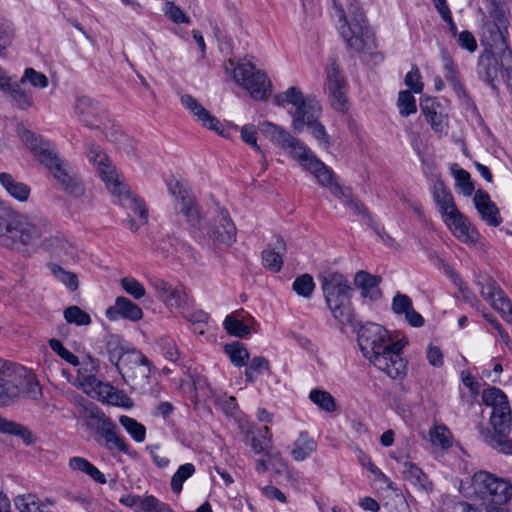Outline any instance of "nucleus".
<instances>
[{
    "mask_svg": "<svg viewBox=\"0 0 512 512\" xmlns=\"http://www.w3.org/2000/svg\"><path fill=\"white\" fill-rule=\"evenodd\" d=\"M259 433L263 440L258 437H252L251 439V447L257 454L264 453L271 446V434L269 428L264 426Z\"/></svg>",
    "mask_w": 512,
    "mask_h": 512,
    "instance_id": "obj_60",
    "label": "nucleus"
},
{
    "mask_svg": "<svg viewBox=\"0 0 512 512\" xmlns=\"http://www.w3.org/2000/svg\"><path fill=\"white\" fill-rule=\"evenodd\" d=\"M224 67L225 71L231 72L233 79L244 87L253 99L263 100L270 94V80L252 62L243 59L235 66L234 62L229 60Z\"/></svg>",
    "mask_w": 512,
    "mask_h": 512,
    "instance_id": "obj_11",
    "label": "nucleus"
},
{
    "mask_svg": "<svg viewBox=\"0 0 512 512\" xmlns=\"http://www.w3.org/2000/svg\"><path fill=\"white\" fill-rule=\"evenodd\" d=\"M475 284L481 296L498 311L502 318L512 324V302L499 287L497 282L487 274L475 275Z\"/></svg>",
    "mask_w": 512,
    "mask_h": 512,
    "instance_id": "obj_12",
    "label": "nucleus"
},
{
    "mask_svg": "<svg viewBox=\"0 0 512 512\" xmlns=\"http://www.w3.org/2000/svg\"><path fill=\"white\" fill-rule=\"evenodd\" d=\"M358 343L364 357L390 378L403 379L406 376L405 343L391 339L383 326L376 323L363 325L358 332Z\"/></svg>",
    "mask_w": 512,
    "mask_h": 512,
    "instance_id": "obj_1",
    "label": "nucleus"
},
{
    "mask_svg": "<svg viewBox=\"0 0 512 512\" xmlns=\"http://www.w3.org/2000/svg\"><path fill=\"white\" fill-rule=\"evenodd\" d=\"M482 402L492 408L489 423L492 430L483 424L477 426L482 440L492 449L506 455H512V416L507 395L494 386L482 391Z\"/></svg>",
    "mask_w": 512,
    "mask_h": 512,
    "instance_id": "obj_3",
    "label": "nucleus"
},
{
    "mask_svg": "<svg viewBox=\"0 0 512 512\" xmlns=\"http://www.w3.org/2000/svg\"><path fill=\"white\" fill-rule=\"evenodd\" d=\"M117 370L126 381L131 379L135 384H143L150 377L151 363L142 352L130 350L126 352Z\"/></svg>",
    "mask_w": 512,
    "mask_h": 512,
    "instance_id": "obj_15",
    "label": "nucleus"
},
{
    "mask_svg": "<svg viewBox=\"0 0 512 512\" xmlns=\"http://www.w3.org/2000/svg\"><path fill=\"white\" fill-rule=\"evenodd\" d=\"M440 105L434 101L427 99L421 103V111L427 122L431 125L432 130L438 135L447 134L448 122L444 114L439 111Z\"/></svg>",
    "mask_w": 512,
    "mask_h": 512,
    "instance_id": "obj_28",
    "label": "nucleus"
},
{
    "mask_svg": "<svg viewBox=\"0 0 512 512\" xmlns=\"http://www.w3.org/2000/svg\"><path fill=\"white\" fill-rule=\"evenodd\" d=\"M292 287L299 296L310 298L314 291L315 283L311 275L303 274L294 280Z\"/></svg>",
    "mask_w": 512,
    "mask_h": 512,
    "instance_id": "obj_51",
    "label": "nucleus"
},
{
    "mask_svg": "<svg viewBox=\"0 0 512 512\" xmlns=\"http://www.w3.org/2000/svg\"><path fill=\"white\" fill-rule=\"evenodd\" d=\"M258 127L267 139L283 150L289 145V141L293 140V135L289 131L273 122L263 121Z\"/></svg>",
    "mask_w": 512,
    "mask_h": 512,
    "instance_id": "obj_31",
    "label": "nucleus"
},
{
    "mask_svg": "<svg viewBox=\"0 0 512 512\" xmlns=\"http://www.w3.org/2000/svg\"><path fill=\"white\" fill-rule=\"evenodd\" d=\"M85 380L95 392L99 401L124 408L133 406L132 400L124 391L117 389L109 383L99 381L94 375L86 376Z\"/></svg>",
    "mask_w": 512,
    "mask_h": 512,
    "instance_id": "obj_18",
    "label": "nucleus"
},
{
    "mask_svg": "<svg viewBox=\"0 0 512 512\" xmlns=\"http://www.w3.org/2000/svg\"><path fill=\"white\" fill-rule=\"evenodd\" d=\"M123 290L135 300H140L146 295L145 287L133 277H124L120 281Z\"/></svg>",
    "mask_w": 512,
    "mask_h": 512,
    "instance_id": "obj_54",
    "label": "nucleus"
},
{
    "mask_svg": "<svg viewBox=\"0 0 512 512\" xmlns=\"http://www.w3.org/2000/svg\"><path fill=\"white\" fill-rule=\"evenodd\" d=\"M181 104L192 114V116L205 128L227 137L226 130L222 123L205 109L193 96L184 94L181 96Z\"/></svg>",
    "mask_w": 512,
    "mask_h": 512,
    "instance_id": "obj_19",
    "label": "nucleus"
},
{
    "mask_svg": "<svg viewBox=\"0 0 512 512\" xmlns=\"http://www.w3.org/2000/svg\"><path fill=\"white\" fill-rule=\"evenodd\" d=\"M208 240L215 250L229 248L236 241V226L226 209L218 208L217 216L208 231Z\"/></svg>",
    "mask_w": 512,
    "mask_h": 512,
    "instance_id": "obj_16",
    "label": "nucleus"
},
{
    "mask_svg": "<svg viewBox=\"0 0 512 512\" xmlns=\"http://www.w3.org/2000/svg\"><path fill=\"white\" fill-rule=\"evenodd\" d=\"M432 196L442 217L457 209L451 191L442 180L436 179L434 181Z\"/></svg>",
    "mask_w": 512,
    "mask_h": 512,
    "instance_id": "obj_30",
    "label": "nucleus"
},
{
    "mask_svg": "<svg viewBox=\"0 0 512 512\" xmlns=\"http://www.w3.org/2000/svg\"><path fill=\"white\" fill-rule=\"evenodd\" d=\"M119 422L134 441L138 443L144 442L146 438V428L143 424L127 415L120 416Z\"/></svg>",
    "mask_w": 512,
    "mask_h": 512,
    "instance_id": "obj_45",
    "label": "nucleus"
},
{
    "mask_svg": "<svg viewBox=\"0 0 512 512\" xmlns=\"http://www.w3.org/2000/svg\"><path fill=\"white\" fill-rule=\"evenodd\" d=\"M332 2L331 16L347 47L355 52L370 49L373 45V35L368 28L359 0Z\"/></svg>",
    "mask_w": 512,
    "mask_h": 512,
    "instance_id": "obj_4",
    "label": "nucleus"
},
{
    "mask_svg": "<svg viewBox=\"0 0 512 512\" xmlns=\"http://www.w3.org/2000/svg\"><path fill=\"white\" fill-rule=\"evenodd\" d=\"M284 151L304 170L313 174L320 185L329 188L332 194H343L342 187L334 181L333 171L318 159L303 141L293 136V140L289 141V145L284 148Z\"/></svg>",
    "mask_w": 512,
    "mask_h": 512,
    "instance_id": "obj_10",
    "label": "nucleus"
},
{
    "mask_svg": "<svg viewBox=\"0 0 512 512\" xmlns=\"http://www.w3.org/2000/svg\"><path fill=\"white\" fill-rule=\"evenodd\" d=\"M326 86L331 107L337 112H346L349 108L347 83L334 58H329L326 68Z\"/></svg>",
    "mask_w": 512,
    "mask_h": 512,
    "instance_id": "obj_14",
    "label": "nucleus"
},
{
    "mask_svg": "<svg viewBox=\"0 0 512 512\" xmlns=\"http://www.w3.org/2000/svg\"><path fill=\"white\" fill-rule=\"evenodd\" d=\"M15 504L20 512H42L39 499L35 495H23L17 497Z\"/></svg>",
    "mask_w": 512,
    "mask_h": 512,
    "instance_id": "obj_57",
    "label": "nucleus"
},
{
    "mask_svg": "<svg viewBox=\"0 0 512 512\" xmlns=\"http://www.w3.org/2000/svg\"><path fill=\"white\" fill-rule=\"evenodd\" d=\"M53 230L47 218L19 213L0 202V245L37 247Z\"/></svg>",
    "mask_w": 512,
    "mask_h": 512,
    "instance_id": "obj_2",
    "label": "nucleus"
},
{
    "mask_svg": "<svg viewBox=\"0 0 512 512\" xmlns=\"http://www.w3.org/2000/svg\"><path fill=\"white\" fill-rule=\"evenodd\" d=\"M21 83L29 81L34 87L45 88L48 85V78L33 68H27L21 78Z\"/></svg>",
    "mask_w": 512,
    "mask_h": 512,
    "instance_id": "obj_64",
    "label": "nucleus"
},
{
    "mask_svg": "<svg viewBox=\"0 0 512 512\" xmlns=\"http://www.w3.org/2000/svg\"><path fill=\"white\" fill-rule=\"evenodd\" d=\"M270 369L269 361L262 356L252 358V360L246 365L245 377L246 381L253 383L257 378L262 375L265 371Z\"/></svg>",
    "mask_w": 512,
    "mask_h": 512,
    "instance_id": "obj_43",
    "label": "nucleus"
},
{
    "mask_svg": "<svg viewBox=\"0 0 512 512\" xmlns=\"http://www.w3.org/2000/svg\"><path fill=\"white\" fill-rule=\"evenodd\" d=\"M381 282L379 276L371 275L366 271H359L354 278L355 285L361 290V295L370 300H377L381 296L378 288Z\"/></svg>",
    "mask_w": 512,
    "mask_h": 512,
    "instance_id": "obj_33",
    "label": "nucleus"
},
{
    "mask_svg": "<svg viewBox=\"0 0 512 512\" xmlns=\"http://www.w3.org/2000/svg\"><path fill=\"white\" fill-rule=\"evenodd\" d=\"M488 9L489 15L493 19L497 29L500 31L502 28H506L508 19L506 16V9L501 1L495 3V5H489Z\"/></svg>",
    "mask_w": 512,
    "mask_h": 512,
    "instance_id": "obj_59",
    "label": "nucleus"
},
{
    "mask_svg": "<svg viewBox=\"0 0 512 512\" xmlns=\"http://www.w3.org/2000/svg\"><path fill=\"white\" fill-rule=\"evenodd\" d=\"M149 282L157 292V297L163 301L166 306L180 310L188 305V294L182 285L173 287L168 282L157 277L150 278Z\"/></svg>",
    "mask_w": 512,
    "mask_h": 512,
    "instance_id": "obj_17",
    "label": "nucleus"
},
{
    "mask_svg": "<svg viewBox=\"0 0 512 512\" xmlns=\"http://www.w3.org/2000/svg\"><path fill=\"white\" fill-rule=\"evenodd\" d=\"M50 270L52 274L62 282L70 291H74L78 288V279L76 274L65 271L62 267L57 264H51Z\"/></svg>",
    "mask_w": 512,
    "mask_h": 512,
    "instance_id": "obj_52",
    "label": "nucleus"
},
{
    "mask_svg": "<svg viewBox=\"0 0 512 512\" xmlns=\"http://www.w3.org/2000/svg\"><path fill=\"white\" fill-rule=\"evenodd\" d=\"M253 323V318L240 310L226 316L223 325L228 334L242 338L251 333Z\"/></svg>",
    "mask_w": 512,
    "mask_h": 512,
    "instance_id": "obj_27",
    "label": "nucleus"
},
{
    "mask_svg": "<svg viewBox=\"0 0 512 512\" xmlns=\"http://www.w3.org/2000/svg\"><path fill=\"white\" fill-rule=\"evenodd\" d=\"M397 105L399 113L403 117H407L417 111L415 97L410 91L399 92Z\"/></svg>",
    "mask_w": 512,
    "mask_h": 512,
    "instance_id": "obj_53",
    "label": "nucleus"
},
{
    "mask_svg": "<svg viewBox=\"0 0 512 512\" xmlns=\"http://www.w3.org/2000/svg\"><path fill=\"white\" fill-rule=\"evenodd\" d=\"M196 469L192 463H185L177 469L173 474L170 482L171 490L175 494H180L183 489L184 482L192 477Z\"/></svg>",
    "mask_w": 512,
    "mask_h": 512,
    "instance_id": "obj_44",
    "label": "nucleus"
},
{
    "mask_svg": "<svg viewBox=\"0 0 512 512\" xmlns=\"http://www.w3.org/2000/svg\"><path fill=\"white\" fill-rule=\"evenodd\" d=\"M309 399L320 409L326 412H334L336 403L334 397L325 390L314 389L309 394Z\"/></svg>",
    "mask_w": 512,
    "mask_h": 512,
    "instance_id": "obj_48",
    "label": "nucleus"
},
{
    "mask_svg": "<svg viewBox=\"0 0 512 512\" xmlns=\"http://www.w3.org/2000/svg\"><path fill=\"white\" fill-rule=\"evenodd\" d=\"M87 158L97 169L101 179L105 182L107 189L118 197L121 205L132 210L140 219V225L148 222V211L142 199L132 194L126 185L120 181L119 175L112 165L109 157L100 146L95 143L87 145Z\"/></svg>",
    "mask_w": 512,
    "mask_h": 512,
    "instance_id": "obj_6",
    "label": "nucleus"
},
{
    "mask_svg": "<svg viewBox=\"0 0 512 512\" xmlns=\"http://www.w3.org/2000/svg\"><path fill=\"white\" fill-rule=\"evenodd\" d=\"M402 473L408 481L420 489L425 491L432 490V482L428 479V476L421 470V468L414 463L405 461L403 463Z\"/></svg>",
    "mask_w": 512,
    "mask_h": 512,
    "instance_id": "obj_38",
    "label": "nucleus"
},
{
    "mask_svg": "<svg viewBox=\"0 0 512 512\" xmlns=\"http://www.w3.org/2000/svg\"><path fill=\"white\" fill-rule=\"evenodd\" d=\"M51 232L47 237L40 242L37 247L49 250L57 257L68 256L72 254L73 247L60 235H53Z\"/></svg>",
    "mask_w": 512,
    "mask_h": 512,
    "instance_id": "obj_39",
    "label": "nucleus"
},
{
    "mask_svg": "<svg viewBox=\"0 0 512 512\" xmlns=\"http://www.w3.org/2000/svg\"><path fill=\"white\" fill-rule=\"evenodd\" d=\"M224 352L228 355L231 363L236 367L246 366L249 360V352L240 342H232L224 346Z\"/></svg>",
    "mask_w": 512,
    "mask_h": 512,
    "instance_id": "obj_42",
    "label": "nucleus"
},
{
    "mask_svg": "<svg viewBox=\"0 0 512 512\" xmlns=\"http://www.w3.org/2000/svg\"><path fill=\"white\" fill-rule=\"evenodd\" d=\"M68 467L75 473H82L90 477L94 482L104 485L107 482L105 475L90 461L80 456L71 457Z\"/></svg>",
    "mask_w": 512,
    "mask_h": 512,
    "instance_id": "obj_34",
    "label": "nucleus"
},
{
    "mask_svg": "<svg viewBox=\"0 0 512 512\" xmlns=\"http://www.w3.org/2000/svg\"><path fill=\"white\" fill-rule=\"evenodd\" d=\"M79 413L85 419L87 426L95 429L98 434L112 422L99 407L88 401L81 404Z\"/></svg>",
    "mask_w": 512,
    "mask_h": 512,
    "instance_id": "obj_29",
    "label": "nucleus"
},
{
    "mask_svg": "<svg viewBox=\"0 0 512 512\" xmlns=\"http://www.w3.org/2000/svg\"><path fill=\"white\" fill-rule=\"evenodd\" d=\"M50 348L63 360L68 362L69 364L73 366H78L79 360L78 357L75 356L72 352H70L68 349H66L63 344L57 340V339H51L49 341Z\"/></svg>",
    "mask_w": 512,
    "mask_h": 512,
    "instance_id": "obj_61",
    "label": "nucleus"
},
{
    "mask_svg": "<svg viewBox=\"0 0 512 512\" xmlns=\"http://www.w3.org/2000/svg\"><path fill=\"white\" fill-rule=\"evenodd\" d=\"M158 346L166 359L172 362H176L179 359L180 353L175 341L172 338L168 336L161 337L158 340Z\"/></svg>",
    "mask_w": 512,
    "mask_h": 512,
    "instance_id": "obj_55",
    "label": "nucleus"
},
{
    "mask_svg": "<svg viewBox=\"0 0 512 512\" xmlns=\"http://www.w3.org/2000/svg\"><path fill=\"white\" fill-rule=\"evenodd\" d=\"M321 288L332 316L341 324H350L354 313L351 304L352 288L346 277L338 272H328L320 277Z\"/></svg>",
    "mask_w": 512,
    "mask_h": 512,
    "instance_id": "obj_9",
    "label": "nucleus"
},
{
    "mask_svg": "<svg viewBox=\"0 0 512 512\" xmlns=\"http://www.w3.org/2000/svg\"><path fill=\"white\" fill-rule=\"evenodd\" d=\"M453 175L457 186L461 189V192L465 196H470L474 191V185L471 182L470 174L462 168H456L453 169Z\"/></svg>",
    "mask_w": 512,
    "mask_h": 512,
    "instance_id": "obj_56",
    "label": "nucleus"
},
{
    "mask_svg": "<svg viewBox=\"0 0 512 512\" xmlns=\"http://www.w3.org/2000/svg\"><path fill=\"white\" fill-rule=\"evenodd\" d=\"M454 284L457 286L461 299L470 304L471 307L476 310H480L481 302L478 300L476 295L469 289L466 283L461 279L458 274H452Z\"/></svg>",
    "mask_w": 512,
    "mask_h": 512,
    "instance_id": "obj_50",
    "label": "nucleus"
},
{
    "mask_svg": "<svg viewBox=\"0 0 512 512\" xmlns=\"http://www.w3.org/2000/svg\"><path fill=\"white\" fill-rule=\"evenodd\" d=\"M450 431L443 425H435L429 430V440L434 446L443 449L451 446Z\"/></svg>",
    "mask_w": 512,
    "mask_h": 512,
    "instance_id": "obj_49",
    "label": "nucleus"
},
{
    "mask_svg": "<svg viewBox=\"0 0 512 512\" xmlns=\"http://www.w3.org/2000/svg\"><path fill=\"white\" fill-rule=\"evenodd\" d=\"M258 127L267 139L283 150L289 145V141L293 140V135L289 131L273 122L263 121Z\"/></svg>",
    "mask_w": 512,
    "mask_h": 512,
    "instance_id": "obj_32",
    "label": "nucleus"
},
{
    "mask_svg": "<svg viewBox=\"0 0 512 512\" xmlns=\"http://www.w3.org/2000/svg\"><path fill=\"white\" fill-rule=\"evenodd\" d=\"M23 394L33 400L41 397L35 375L18 363L0 358V407L15 403Z\"/></svg>",
    "mask_w": 512,
    "mask_h": 512,
    "instance_id": "obj_7",
    "label": "nucleus"
},
{
    "mask_svg": "<svg viewBox=\"0 0 512 512\" xmlns=\"http://www.w3.org/2000/svg\"><path fill=\"white\" fill-rule=\"evenodd\" d=\"M177 209L186 218L187 223L193 230L195 237L199 240H205L201 233L202 216L194 197L183 198V202L177 204Z\"/></svg>",
    "mask_w": 512,
    "mask_h": 512,
    "instance_id": "obj_26",
    "label": "nucleus"
},
{
    "mask_svg": "<svg viewBox=\"0 0 512 512\" xmlns=\"http://www.w3.org/2000/svg\"><path fill=\"white\" fill-rule=\"evenodd\" d=\"M285 253V241L280 236H274L272 242L262 252L263 266L272 272H279L283 266V255Z\"/></svg>",
    "mask_w": 512,
    "mask_h": 512,
    "instance_id": "obj_25",
    "label": "nucleus"
},
{
    "mask_svg": "<svg viewBox=\"0 0 512 512\" xmlns=\"http://www.w3.org/2000/svg\"><path fill=\"white\" fill-rule=\"evenodd\" d=\"M478 75L479 77L494 87V80L498 77L500 71L498 61L492 52L482 53L478 61Z\"/></svg>",
    "mask_w": 512,
    "mask_h": 512,
    "instance_id": "obj_35",
    "label": "nucleus"
},
{
    "mask_svg": "<svg viewBox=\"0 0 512 512\" xmlns=\"http://www.w3.org/2000/svg\"><path fill=\"white\" fill-rule=\"evenodd\" d=\"M321 106L320 104L316 106L309 112H306L303 117L302 123L299 128H292L295 133H301L304 130V127H307L311 135L317 140L319 145L328 148L330 145L329 135L322 123L319 122V118L321 115Z\"/></svg>",
    "mask_w": 512,
    "mask_h": 512,
    "instance_id": "obj_23",
    "label": "nucleus"
},
{
    "mask_svg": "<svg viewBox=\"0 0 512 512\" xmlns=\"http://www.w3.org/2000/svg\"><path fill=\"white\" fill-rule=\"evenodd\" d=\"M316 447L317 444L314 439L310 438L308 433L303 431L295 440L291 453L296 461H303L316 450Z\"/></svg>",
    "mask_w": 512,
    "mask_h": 512,
    "instance_id": "obj_41",
    "label": "nucleus"
},
{
    "mask_svg": "<svg viewBox=\"0 0 512 512\" xmlns=\"http://www.w3.org/2000/svg\"><path fill=\"white\" fill-rule=\"evenodd\" d=\"M0 433L3 434H11V435H17L21 437H25L26 434H30L29 431L23 427L22 425L7 420L6 418L2 417L0 415Z\"/></svg>",
    "mask_w": 512,
    "mask_h": 512,
    "instance_id": "obj_63",
    "label": "nucleus"
},
{
    "mask_svg": "<svg viewBox=\"0 0 512 512\" xmlns=\"http://www.w3.org/2000/svg\"><path fill=\"white\" fill-rule=\"evenodd\" d=\"M473 495L486 506V512H508L512 499V482L488 471L480 470L471 478Z\"/></svg>",
    "mask_w": 512,
    "mask_h": 512,
    "instance_id": "obj_8",
    "label": "nucleus"
},
{
    "mask_svg": "<svg viewBox=\"0 0 512 512\" xmlns=\"http://www.w3.org/2000/svg\"><path fill=\"white\" fill-rule=\"evenodd\" d=\"M18 134L39 162L52 173L68 194L76 198L83 195L84 188L82 184L72 173L69 165L58 157L54 146L49 141H44L41 137L35 136L24 127H18Z\"/></svg>",
    "mask_w": 512,
    "mask_h": 512,
    "instance_id": "obj_5",
    "label": "nucleus"
},
{
    "mask_svg": "<svg viewBox=\"0 0 512 512\" xmlns=\"http://www.w3.org/2000/svg\"><path fill=\"white\" fill-rule=\"evenodd\" d=\"M385 483L389 490L385 495L383 507L388 512H411L404 495L394 487L393 482L389 479V481Z\"/></svg>",
    "mask_w": 512,
    "mask_h": 512,
    "instance_id": "obj_37",
    "label": "nucleus"
},
{
    "mask_svg": "<svg viewBox=\"0 0 512 512\" xmlns=\"http://www.w3.org/2000/svg\"><path fill=\"white\" fill-rule=\"evenodd\" d=\"M442 219L454 236L460 241L464 243H475L478 240V232L458 209L444 215Z\"/></svg>",
    "mask_w": 512,
    "mask_h": 512,
    "instance_id": "obj_21",
    "label": "nucleus"
},
{
    "mask_svg": "<svg viewBox=\"0 0 512 512\" xmlns=\"http://www.w3.org/2000/svg\"><path fill=\"white\" fill-rule=\"evenodd\" d=\"M164 14L172 22H174L176 24H180V23L189 24L190 23V17L187 16L184 13V11L172 1H167L165 3Z\"/></svg>",
    "mask_w": 512,
    "mask_h": 512,
    "instance_id": "obj_58",
    "label": "nucleus"
},
{
    "mask_svg": "<svg viewBox=\"0 0 512 512\" xmlns=\"http://www.w3.org/2000/svg\"><path fill=\"white\" fill-rule=\"evenodd\" d=\"M273 101L279 107L292 106V109L288 111L292 117V128H299L306 112L319 105V102L315 99L305 98L300 89L295 86L289 87L286 91L275 95Z\"/></svg>",
    "mask_w": 512,
    "mask_h": 512,
    "instance_id": "obj_13",
    "label": "nucleus"
},
{
    "mask_svg": "<svg viewBox=\"0 0 512 512\" xmlns=\"http://www.w3.org/2000/svg\"><path fill=\"white\" fill-rule=\"evenodd\" d=\"M63 316L67 323L76 326H88L92 322L90 315L76 305L67 307L63 312Z\"/></svg>",
    "mask_w": 512,
    "mask_h": 512,
    "instance_id": "obj_46",
    "label": "nucleus"
},
{
    "mask_svg": "<svg viewBox=\"0 0 512 512\" xmlns=\"http://www.w3.org/2000/svg\"><path fill=\"white\" fill-rule=\"evenodd\" d=\"M74 110L78 119L91 128H99L106 118L104 108L98 102L86 96L76 99Z\"/></svg>",
    "mask_w": 512,
    "mask_h": 512,
    "instance_id": "obj_20",
    "label": "nucleus"
},
{
    "mask_svg": "<svg viewBox=\"0 0 512 512\" xmlns=\"http://www.w3.org/2000/svg\"><path fill=\"white\" fill-rule=\"evenodd\" d=\"M105 316L110 321L125 319L138 322L143 318V311L139 305L124 296H118L114 305L108 307Z\"/></svg>",
    "mask_w": 512,
    "mask_h": 512,
    "instance_id": "obj_22",
    "label": "nucleus"
},
{
    "mask_svg": "<svg viewBox=\"0 0 512 512\" xmlns=\"http://www.w3.org/2000/svg\"><path fill=\"white\" fill-rule=\"evenodd\" d=\"M106 352L109 361L117 367L127 351H125L122 340L118 336L112 335L106 342Z\"/></svg>",
    "mask_w": 512,
    "mask_h": 512,
    "instance_id": "obj_47",
    "label": "nucleus"
},
{
    "mask_svg": "<svg viewBox=\"0 0 512 512\" xmlns=\"http://www.w3.org/2000/svg\"><path fill=\"white\" fill-rule=\"evenodd\" d=\"M0 183L7 193L20 202L29 198L30 187L23 182H19L9 173H0Z\"/></svg>",
    "mask_w": 512,
    "mask_h": 512,
    "instance_id": "obj_36",
    "label": "nucleus"
},
{
    "mask_svg": "<svg viewBox=\"0 0 512 512\" xmlns=\"http://www.w3.org/2000/svg\"><path fill=\"white\" fill-rule=\"evenodd\" d=\"M440 56L443 63L444 77L451 85L458 98L462 99L467 104H469L471 99L459 79L457 65L455 64L447 50L442 49L440 52Z\"/></svg>",
    "mask_w": 512,
    "mask_h": 512,
    "instance_id": "obj_24",
    "label": "nucleus"
},
{
    "mask_svg": "<svg viewBox=\"0 0 512 512\" xmlns=\"http://www.w3.org/2000/svg\"><path fill=\"white\" fill-rule=\"evenodd\" d=\"M478 212L482 218L491 226L497 227L502 222V219L499 216V210L493 202L481 207L478 209Z\"/></svg>",
    "mask_w": 512,
    "mask_h": 512,
    "instance_id": "obj_62",
    "label": "nucleus"
},
{
    "mask_svg": "<svg viewBox=\"0 0 512 512\" xmlns=\"http://www.w3.org/2000/svg\"><path fill=\"white\" fill-rule=\"evenodd\" d=\"M21 84V81L19 83H12V78L8 76V86L1 90L10 95L17 107L27 109L32 105L33 97L30 91L22 89Z\"/></svg>",
    "mask_w": 512,
    "mask_h": 512,
    "instance_id": "obj_40",
    "label": "nucleus"
}]
</instances>
